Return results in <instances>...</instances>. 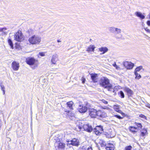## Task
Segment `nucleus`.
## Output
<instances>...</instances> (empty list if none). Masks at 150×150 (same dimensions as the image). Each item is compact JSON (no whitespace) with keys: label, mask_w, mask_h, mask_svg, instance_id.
Here are the masks:
<instances>
[{"label":"nucleus","mask_w":150,"mask_h":150,"mask_svg":"<svg viewBox=\"0 0 150 150\" xmlns=\"http://www.w3.org/2000/svg\"><path fill=\"white\" fill-rule=\"evenodd\" d=\"M82 126L84 130L88 132H91L93 130V128L92 126L90 125L89 124H84Z\"/></svg>","instance_id":"9"},{"label":"nucleus","mask_w":150,"mask_h":150,"mask_svg":"<svg viewBox=\"0 0 150 150\" xmlns=\"http://www.w3.org/2000/svg\"><path fill=\"white\" fill-rule=\"evenodd\" d=\"M73 104L74 103L72 101L68 102L67 103V108L70 110H73Z\"/></svg>","instance_id":"20"},{"label":"nucleus","mask_w":150,"mask_h":150,"mask_svg":"<svg viewBox=\"0 0 150 150\" xmlns=\"http://www.w3.org/2000/svg\"><path fill=\"white\" fill-rule=\"evenodd\" d=\"M132 148V146L131 145H129L125 147V150H131Z\"/></svg>","instance_id":"33"},{"label":"nucleus","mask_w":150,"mask_h":150,"mask_svg":"<svg viewBox=\"0 0 150 150\" xmlns=\"http://www.w3.org/2000/svg\"><path fill=\"white\" fill-rule=\"evenodd\" d=\"M26 63L29 65H33L35 62V59L33 58H28L26 59Z\"/></svg>","instance_id":"13"},{"label":"nucleus","mask_w":150,"mask_h":150,"mask_svg":"<svg viewBox=\"0 0 150 150\" xmlns=\"http://www.w3.org/2000/svg\"><path fill=\"white\" fill-rule=\"evenodd\" d=\"M57 42H61V41L60 40H57Z\"/></svg>","instance_id":"46"},{"label":"nucleus","mask_w":150,"mask_h":150,"mask_svg":"<svg viewBox=\"0 0 150 150\" xmlns=\"http://www.w3.org/2000/svg\"><path fill=\"white\" fill-rule=\"evenodd\" d=\"M101 101L103 103H104V104H107L108 103V101H106L104 99H102V100H101Z\"/></svg>","instance_id":"36"},{"label":"nucleus","mask_w":150,"mask_h":150,"mask_svg":"<svg viewBox=\"0 0 150 150\" xmlns=\"http://www.w3.org/2000/svg\"><path fill=\"white\" fill-rule=\"evenodd\" d=\"M58 60V56L57 55H53L52 56L51 60V62L52 64H55L56 62Z\"/></svg>","instance_id":"16"},{"label":"nucleus","mask_w":150,"mask_h":150,"mask_svg":"<svg viewBox=\"0 0 150 150\" xmlns=\"http://www.w3.org/2000/svg\"><path fill=\"white\" fill-rule=\"evenodd\" d=\"M88 109L87 107L86 106H83V105L81 104L79 105L78 110L80 113H84L87 111Z\"/></svg>","instance_id":"6"},{"label":"nucleus","mask_w":150,"mask_h":150,"mask_svg":"<svg viewBox=\"0 0 150 150\" xmlns=\"http://www.w3.org/2000/svg\"><path fill=\"white\" fill-rule=\"evenodd\" d=\"M134 74L135 76V78L136 79H139L141 78V75L138 72H134Z\"/></svg>","instance_id":"27"},{"label":"nucleus","mask_w":150,"mask_h":150,"mask_svg":"<svg viewBox=\"0 0 150 150\" xmlns=\"http://www.w3.org/2000/svg\"><path fill=\"white\" fill-rule=\"evenodd\" d=\"M142 69L144 70L143 69V67L142 66H141L137 67L135 69L134 72H138L139 71Z\"/></svg>","instance_id":"25"},{"label":"nucleus","mask_w":150,"mask_h":150,"mask_svg":"<svg viewBox=\"0 0 150 150\" xmlns=\"http://www.w3.org/2000/svg\"><path fill=\"white\" fill-rule=\"evenodd\" d=\"M112 88L111 89H110V91H112ZM115 90L114 89H112V91L113 92H115Z\"/></svg>","instance_id":"45"},{"label":"nucleus","mask_w":150,"mask_h":150,"mask_svg":"<svg viewBox=\"0 0 150 150\" xmlns=\"http://www.w3.org/2000/svg\"><path fill=\"white\" fill-rule=\"evenodd\" d=\"M134 126L137 130H139L142 128V125L140 123H134Z\"/></svg>","instance_id":"24"},{"label":"nucleus","mask_w":150,"mask_h":150,"mask_svg":"<svg viewBox=\"0 0 150 150\" xmlns=\"http://www.w3.org/2000/svg\"><path fill=\"white\" fill-rule=\"evenodd\" d=\"M93 130L95 134L97 135H99V133H102L103 131V127L101 125L96 126Z\"/></svg>","instance_id":"5"},{"label":"nucleus","mask_w":150,"mask_h":150,"mask_svg":"<svg viewBox=\"0 0 150 150\" xmlns=\"http://www.w3.org/2000/svg\"><path fill=\"white\" fill-rule=\"evenodd\" d=\"M91 79L93 82L96 83L97 82V74H91Z\"/></svg>","instance_id":"17"},{"label":"nucleus","mask_w":150,"mask_h":150,"mask_svg":"<svg viewBox=\"0 0 150 150\" xmlns=\"http://www.w3.org/2000/svg\"><path fill=\"white\" fill-rule=\"evenodd\" d=\"M28 41L32 44H39L41 41V38L38 36L34 35L29 38Z\"/></svg>","instance_id":"2"},{"label":"nucleus","mask_w":150,"mask_h":150,"mask_svg":"<svg viewBox=\"0 0 150 150\" xmlns=\"http://www.w3.org/2000/svg\"><path fill=\"white\" fill-rule=\"evenodd\" d=\"M140 136L144 137L147 134V130L146 129H144L141 131Z\"/></svg>","instance_id":"23"},{"label":"nucleus","mask_w":150,"mask_h":150,"mask_svg":"<svg viewBox=\"0 0 150 150\" xmlns=\"http://www.w3.org/2000/svg\"><path fill=\"white\" fill-rule=\"evenodd\" d=\"M68 144L69 145L78 146L80 145L79 140L76 138H73L71 140L67 141Z\"/></svg>","instance_id":"4"},{"label":"nucleus","mask_w":150,"mask_h":150,"mask_svg":"<svg viewBox=\"0 0 150 150\" xmlns=\"http://www.w3.org/2000/svg\"><path fill=\"white\" fill-rule=\"evenodd\" d=\"M39 55L42 57L44 56H45V53L44 52H40Z\"/></svg>","instance_id":"38"},{"label":"nucleus","mask_w":150,"mask_h":150,"mask_svg":"<svg viewBox=\"0 0 150 150\" xmlns=\"http://www.w3.org/2000/svg\"><path fill=\"white\" fill-rule=\"evenodd\" d=\"M106 150H114V147L113 145L110 144L105 146Z\"/></svg>","instance_id":"21"},{"label":"nucleus","mask_w":150,"mask_h":150,"mask_svg":"<svg viewBox=\"0 0 150 150\" xmlns=\"http://www.w3.org/2000/svg\"><path fill=\"white\" fill-rule=\"evenodd\" d=\"M85 80H86L85 78L83 77L82 78V81L83 83H85Z\"/></svg>","instance_id":"41"},{"label":"nucleus","mask_w":150,"mask_h":150,"mask_svg":"<svg viewBox=\"0 0 150 150\" xmlns=\"http://www.w3.org/2000/svg\"><path fill=\"white\" fill-rule=\"evenodd\" d=\"M145 30L148 33H150V30L149 29H148L147 28H146L145 29Z\"/></svg>","instance_id":"40"},{"label":"nucleus","mask_w":150,"mask_h":150,"mask_svg":"<svg viewBox=\"0 0 150 150\" xmlns=\"http://www.w3.org/2000/svg\"><path fill=\"white\" fill-rule=\"evenodd\" d=\"M65 144L64 143L59 142L58 143V144L57 146V149L58 150H64L65 147Z\"/></svg>","instance_id":"11"},{"label":"nucleus","mask_w":150,"mask_h":150,"mask_svg":"<svg viewBox=\"0 0 150 150\" xmlns=\"http://www.w3.org/2000/svg\"><path fill=\"white\" fill-rule=\"evenodd\" d=\"M124 90L127 93L128 97L131 96L133 94V91L129 88L125 87V88Z\"/></svg>","instance_id":"12"},{"label":"nucleus","mask_w":150,"mask_h":150,"mask_svg":"<svg viewBox=\"0 0 150 150\" xmlns=\"http://www.w3.org/2000/svg\"><path fill=\"white\" fill-rule=\"evenodd\" d=\"M12 67L14 71H17L19 67V64L18 62L13 61L12 63Z\"/></svg>","instance_id":"10"},{"label":"nucleus","mask_w":150,"mask_h":150,"mask_svg":"<svg viewBox=\"0 0 150 150\" xmlns=\"http://www.w3.org/2000/svg\"><path fill=\"white\" fill-rule=\"evenodd\" d=\"M88 110L89 115L92 118L96 117V116L97 115V111L96 110L93 108H89Z\"/></svg>","instance_id":"7"},{"label":"nucleus","mask_w":150,"mask_h":150,"mask_svg":"<svg viewBox=\"0 0 150 150\" xmlns=\"http://www.w3.org/2000/svg\"><path fill=\"white\" fill-rule=\"evenodd\" d=\"M99 83L100 86L107 89L108 91H110L112 87V85L110 83L109 80L106 77H101L99 81Z\"/></svg>","instance_id":"1"},{"label":"nucleus","mask_w":150,"mask_h":150,"mask_svg":"<svg viewBox=\"0 0 150 150\" xmlns=\"http://www.w3.org/2000/svg\"><path fill=\"white\" fill-rule=\"evenodd\" d=\"M121 30L118 28H116L115 29V33L116 34H120L121 33Z\"/></svg>","instance_id":"30"},{"label":"nucleus","mask_w":150,"mask_h":150,"mask_svg":"<svg viewBox=\"0 0 150 150\" xmlns=\"http://www.w3.org/2000/svg\"><path fill=\"white\" fill-rule=\"evenodd\" d=\"M83 125H80V126L79 125L78 126V128L79 129H81L82 128V126H83Z\"/></svg>","instance_id":"44"},{"label":"nucleus","mask_w":150,"mask_h":150,"mask_svg":"<svg viewBox=\"0 0 150 150\" xmlns=\"http://www.w3.org/2000/svg\"><path fill=\"white\" fill-rule=\"evenodd\" d=\"M113 117H115L119 119H122L123 118L122 117H121L120 115H114Z\"/></svg>","instance_id":"34"},{"label":"nucleus","mask_w":150,"mask_h":150,"mask_svg":"<svg viewBox=\"0 0 150 150\" xmlns=\"http://www.w3.org/2000/svg\"><path fill=\"white\" fill-rule=\"evenodd\" d=\"M146 106L147 107H148V108H150V104H149L148 103H147L146 104Z\"/></svg>","instance_id":"43"},{"label":"nucleus","mask_w":150,"mask_h":150,"mask_svg":"<svg viewBox=\"0 0 150 150\" xmlns=\"http://www.w3.org/2000/svg\"><path fill=\"white\" fill-rule=\"evenodd\" d=\"M115 28L114 27H111L109 28V29L110 32L112 33H115Z\"/></svg>","instance_id":"32"},{"label":"nucleus","mask_w":150,"mask_h":150,"mask_svg":"<svg viewBox=\"0 0 150 150\" xmlns=\"http://www.w3.org/2000/svg\"><path fill=\"white\" fill-rule=\"evenodd\" d=\"M85 150H93L92 148L90 147V148H85Z\"/></svg>","instance_id":"42"},{"label":"nucleus","mask_w":150,"mask_h":150,"mask_svg":"<svg viewBox=\"0 0 150 150\" xmlns=\"http://www.w3.org/2000/svg\"><path fill=\"white\" fill-rule=\"evenodd\" d=\"M95 48V47L93 45H90L87 49L86 51L88 52H93Z\"/></svg>","instance_id":"22"},{"label":"nucleus","mask_w":150,"mask_h":150,"mask_svg":"<svg viewBox=\"0 0 150 150\" xmlns=\"http://www.w3.org/2000/svg\"><path fill=\"white\" fill-rule=\"evenodd\" d=\"M139 117H142V118H146V117L144 115H143V114H141L140 115H139Z\"/></svg>","instance_id":"37"},{"label":"nucleus","mask_w":150,"mask_h":150,"mask_svg":"<svg viewBox=\"0 0 150 150\" xmlns=\"http://www.w3.org/2000/svg\"><path fill=\"white\" fill-rule=\"evenodd\" d=\"M6 30V28H0V32H3L5 30Z\"/></svg>","instance_id":"35"},{"label":"nucleus","mask_w":150,"mask_h":150,"mask_svg":"<svg viewBox=\"0 0 150 150\" xmlns=\"http://www.w3.org/2000/svg\"><path fill=\"white\" fill-rule=\"evenodd\" d=\"M0 86L1 87V90L3 92V94L4 95L5 94V90L4 86L2 84V83L0 84Z\"/></svg>","instance_id":"31"},{"label":"nucleus","mask_w":150,"mask_h":150,"mask_svg":"<svg viewBox=\"0 0 150 150\" xmlns=\"http://www.w3.org/2000/svg\"><path fill=\"white\" fill-rule=\"evenodd\" d=\"M119 96L122 98H123L125 97V95L124 93L122 91H120L118 93Z\"/></svg>","instance_id":"29"},{"label":"nucleus","mask_w":150,"mask_h":150,"mask_svg":"<svg viewBox=\"0 0 150 150\" xmlns=\"http://www.w3.org/2000/svg\"><path fill=\"white\" fill-rule=\"evenodd\" d=\"M113 108L114 110L115 111L120 113L123 116L125 115L124 113L120 110L119 106L115 105L113 106Z\"/></svg>","instance_id":"14"},{"label":"nucleus","mask_w":150,"mask_h":150,"mask_svg":"<svg viewBox=\"0 0 150 150\" xmlns=\"http://www.w3.org/2000/svg\"><path fill=\"white\" fill-rule=\"evenodd\" d=\"M113 66H114V67H115V66H117V65H116V64L115 63V64H113Z\"/></svg>","instance_id":"47"},{"label":"nucleus","mask_w":150,"mask_h":150,"mask_svg":"<svg viewBox=\"0 0 150 150\" xmlns=\"http://www.w3.org/2000/svg\"><path fill=\"white\" fill-rule=\"evenodd\" d=\"M8 42L9 44V45H10V47H11V48L12 49L13 48V44L11 40V39H9L8 40Z\"/></svg>","instance_id":"28"},{"label":"nucleus","mask_w":150,"mask_h":150,"mask_svg":"<svg viewBox=\"0 0 150 150\" xmlns=\"http://www.w3.org/2000/svg\"><path fill=\"white\" fill-rule=\"evenodd\" d=\"M124 66L127 69H132L134 66V64L130 62H123Z\"/></svg>","instance_id":"8"},{"label":"nucleus","mask_w":150,"mask_h":150,"mask_svg":"<svg viewBox=\"0 0 150 150\" xmlns=\"http://www.w3.org/2000/svg\"><path fill=\"white\" fill-rule=\"evenodd\" d=\"M135 14L141 19H144L145 18V16L140 12H136L135 13Z\"/></svg>","instance_id":"18"},{"label":"nucleus","mask_w":150,"mask_h":150,"mask_svg":"<svg viewBox=\"0 0 150 150\" xmlns=\"http://www.w3.org/2000/svg\"><path fill=\"white\" fill-rule=\"evenodd\" d=\"M98 49L99 51L102 52L101 54H103L108 51V49L106 47H102L99 48Z\"/></svg>","instance_id":"19"},{"label":"nucleus","mask_w":150,"mask_h":150,"mask_svg":"<svg viewBox=\"0 0 150 150\" xmlns=\"http://www.w3.org/2000/svg\"><path fill=\"white\" fill-rule=\"evenodd\" d=\"M15 40L18 42H21L23 40V36L21 31H18L15 35Z\"/></svg>","instance_id":"3"},{"label":"nucleus","mask_w":150,"mask_h":150,"mask_svg":"<svg viewBox=\"0 0 150 150\" xmlns=\"http://www.w3.org/2000/svg\"><path fill=\"white\" fill-rule=\"evenodd\" d=\"M97 116L101 118H104L106 116V114L105 113L100 110H99L97 111Z\"/></svg>","instance_id":"15"},{"label":"nucleus","mask_w":150,"mask_h":150,"mask_svg":"<svg viewBox=\"0 0 150 150\" xmlns=\"http://www.w3.org/2000/svg\"><path fill=\"white\" fill-rule=\"evenodd\" d=\"M129 129L133 132H137V130L136 128H135V126H130L129 127Z\"/></svg>","instance_id":"26"},{"label":"nucleus","mask_w":150,"mask_h":150,"mask_svg":"<svg viewBox=\"0 0 150 150\" xmlns=\"http://www.w3.org/2000/svg\"><path fill=\"white\" fill-rule=\"evenodd\" d=\"M146 24L148 26H150V20L147 21Z\"/></svg>","instance_id":"39"}]
</instances>
